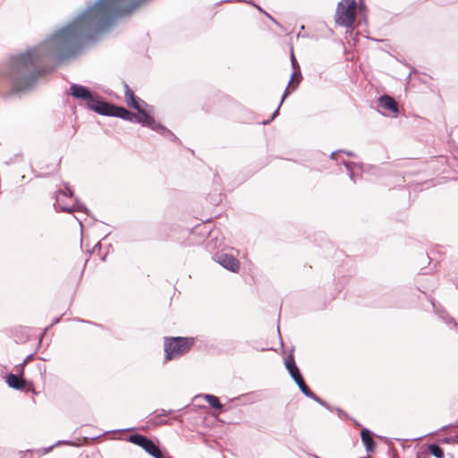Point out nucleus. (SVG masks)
I'll use <instances>...</instances> for the list:
<instances>
[{
  "label": "nucleus",
  "mask_w": 458,
  "mask_h": 458,
  "mask_svg": "<svg viewBox=\"0 0 458 458\" xmlns=\"http://www.w3.org/2000/svg\"><path fill=\"white\" fill-rule=\"evenodd\" d=\"M356 9L355 0H341L336 8L335 22L346 28L352 27L356 19Z\"/></svg>",
  "instance_id": "20e7f679"
},
{
  "label": "nucleus",
  "mask_w": 458,
  "mask_h": 458,
  "mask_svg": "<svg viewBox=\"0 0 458 458\" xmlns=\"http://www.w3.org/2000/svg\"><path fill=\"white\" fill-rule=\"evenodd\" d=\"M285 367L289 371L291 377L294 380V382L300 386L301 384L304 383V379L301 377L298 367L295 364V361L293 357L287 359L285 360Z\"/></svg>",
  "instance_id": "9b49d317"
},
{
  "label": "nucleus",
  "mask_w": 458,
  "mask_h": 458,
  "mask_svg": "<svg viewBox=\"0 0 458 458\" xmlns=\"http://www.w3.org/2000/svg\"><path fill=\"white\" fill-rule=\"evenodd\" d=\"M344 165L346 166L347 170L349 171L350 178L354 181V179H353V173L352 171L351 165L349 163L344 162Z\"/></svg>",
  "instance_id": "4be33fe9"
},
{
  "label": "nucleus",
  "mask_w": 458,
  "mask_h": 458,
  "mask_svg": "<svg viewBox=\"0 0 458 458\" xmlns=\"http://www.w3.org/2000/svg\"><path fill=\"white\" fill-rule=\"evenodd\" d=\"M289 93H290V92H289L288 89H286L284 90V95H283V98H282V99H281V102H280V105H279V106H281V105L283 104V102H284V99L287 98V96L289 95ZM279 107H280V106H278V107H277V109L274 112V114H273V115H272V118H271V119H275V117L278 114Z\"/></svg>",
  "instance_id": "aec40b11"
},
{
  "label": "nucleus",
  "mask_w": 458,
  "mask_h": 458,
  "mask_svg": "<svg viewBox=\"0 0 458 458\" xmlns=\"http://www.w3.org/2000/svg\"><path fill=\"white\" fill-rule=\"evenodd\" d=\"M193 344L192 338L171 337L165 340V360L176 359L186 353Z\"/></svg>",
  "instance_id": "7ed1b4c3"
},
{
  "label": "nucleus",
  "mask_w": 458,
  "mask_h": 458,
  "mask_svg": "<svg viewBox=\"0 0 458 458\" xmlns=\"http://www.w3.org/2000/svg\"><path fill=\"white\" fill-rule=\"evenodd\" d=\"M258 8H259V10H260L261 12H263V13H264L267 17H269L271 20H274V19L269 15V13H265V12H264L263 10H261V8H259V7H258Z\"/></svg>",
  "instance_id": "393cba45"
},
{
  "label": "nucleus",
  "mask_w": 458,
  "mask_h": 458,
  "mask_svg": "<svg viewBox=\"0 0 458 458\" xmlns=\"http://www.w3.org/2000/svg\"><path fill=\"white\" fill-rule=\"evenodd\" d=\"M55 207L57 211L73 212L79 208V204L72 197V191L67 186L64 190H60L56 193V201Z\"/></svg>",
  "instance_id": "39448f33"
},
{
  "label": "nucleus",
  "mask_w": 458,
  "mask_h": 458,
  "mask_svg": "<svg viewBox=\"0 0 458 458\" xmlns=\"http://www.w3.org/2000/svg\"><path fill=\"white\" fill-rule=\"evenodd\" d=\"M124 88H125L124 96H125L126 101L128 102L129 100H133V98L135 97L133 94V91L130 89V87L127 84L124 85Z\"/></svg>",
  "instance_id": "6ab92c4d"
},
{
  "label": "nucleus",
  "mask_w": 458,
  "mask_h": 458,
  "mask_svg": "<svg viewBox=\"0 0 458 458\" xmlns=\"http://www.w3.org/2000/svg\"><path fill=\"white\" fill-rule=\"evenodd\" d=\"M428 450L436 458H444V451L439 445L432 444L428 446Z\"/></svg>",
  "instance_id": "2eb2a0df"
},
{
  "label": "nucleus",
  "mask_w": 458,
  "mask_h": 458,
  "mask_svg": "<svg viewBox=\"0 0 458 458\" xmlns=\"http://www.w3.org/2000/svg\"><path fill=\"white\" fill-rule=\"evenodd\" d=\"M455 442L458 444V434L455 436Z\"/></svg>",
  "instance_id": "cd10ccee"
},
{
  "label": "nucleus",
  "mask_w": 458,
  "mask_h": 458,
  "mask_svg": "<svg viewBox=\"0 0 458 458\" xmlns=\"http://www.w3.org/2000/svg\"><path fill=\"white\" fill-rule=\"evenodd\" d=\"M6 383L8 386L14 389H22L25 386V381L24 379L19 377L18 376L14 374H9L6 377Z\"/></svg>",
  "instance_id": "ddd939ff"
},
{
  "label": "nucleus",
  "mask_w": 458,
  "mask_h": 458,
  "mask_svg": "<svg viewBox=\"0 0 458 458\" xmlns=\"http://www.w3.org/2000/svg\"><path fill=\"white\" fill-rule=\"evenodd\" d=\"M128 106L134 108L138 112L142 109V107L140 105L139 99H137L135 97L133 98V100H129L127 102Z\"/></svg>",
  "instance_id": "a211bd4d"
},
{
  "label": "nucleus",
  "mask_w": 458,
  "mask_h": 458,
  "mask_svg": "<svg viewBox=\"0 0 458 458\" xmlns=\"http://www.w3.org/2000/svg\"><path fill=\"white\" fill-rule=\"evenodd\" d=\"M335 154H336L335 152H333V153L331 154V158H332V159H333V158H335Z\"/></svg>",
  "instance_id": "bb28decb"
},
{
  "label": "nucleus",
  "mask_w": 458,
  "mask_h": 458,
  "mask_svg": "<svg viewBox=\"0 0 458 458\" xmlns=\"http://www.w3.org/2000/svg\"><path fill=\"white\" fill-rule=\"evenodd\" d=\"M214 259L229 271L237 272L240 268L239 260L231 254H216Z\"/></svg>",
  "instance_id": "6e6552de"
},
{
  "label": "nucleus",
  "mask_w": 458,
  "mask_h": 458,
  "mask_svg": "<svg viewBox=\"0 0 458 458\" xmlns=\"http://www.w3.org/2000/svg\"><path fill=\"white\" fill-rule=\"evenodd\" d=\"M291 63H292V66H293L294 72L292 74L291 81L288 83V87L290 86L292 81L294 80V77L296 76V72H297L296 71L300 69L293 50L291 53Z\"/></svg>",
  "instance_id": "f3484780"
},
{
  "label": "nucleus",
  "mask_w": 458,
  "mask_h": 458,
  "mask_svg": "<svg viewBox=\"0 0 458 458\" xmlns=\"http://www.w3.org/2000/svg\"><path fill=\"white\" fill-rule=\"evenodd\" d=\"M71 95L82 100L89 108L98 114H108L107 103L102 101L98 96L92 94L86 87L80 84H72L70 87Z\"/></svg>",
  "instance_id": "f03ea898"
},
{
  "label": "nucleus",
  "mask_w": 458,
  "mask_h": 458,
  "mask_svg": "<svg viewBox=\"0 0 458 458\" xmlns=\"http://www.w3.org/2000/svg\"><path fill=\"white\" fill-rule=\"evenodd\" d=\"M167 131H168L169 132H167V131H163V133H162V134L167 133V134H171V135H172V137H174V134H172V132H171L169 130H167Z\"/></svg>",
  "instance_id": "a878e982"
},
{
  "label": "nucleus",
  "mask_w": 458,
  "mask_h": 458,
  "mask_svg": "<svg viewBox=\"0 0 458 458\" xmlns=\"http://www.w3.org/2000/svg\"><path fill=\"white\" fill-rule=\"evenodd\" d=\"M348 156H352V154L351 152H346Z\"/></svg>",
  "instance_id": "c85d7f7f"
},
{
  "label": "nucleus",
  "mask_w": 458,
  "mask_h": 458,
  "mask_svg": "<svg viewBox=\"0 0 458 458\" xmlns=\"http://www.w3.org/2000/svg\"><path fill=\"white\" fill-rule=\"evenodd\" d=\"M107 107L108 108L106 109V111L108 114H101L102 115L115 116V117H120V118L129 121V122H134L136 114L130 112L129 110L125 109L124 107H115L109 104H107Z\"/></svg>",
  "instance_id": "9d476101"
},
{
  "label": "nucleus",
  "mask_w": 458,
  "mask_h": 458,
  "mask_svg": "<svg viewBox=\"0 0 458 458\" xmlns=\"http://www.w3.org/2000/svg\"><path fill=\"white\" fill-rule=\"evenodd\" d=\"M172 412H173L172 410H165V409L157 410L155 411L157 417L166 416L168 414H171Z\"/></svg>",
  "instance_id": "412c9836"
},
{
  "label": "nucleus",
  "mask_w": 458,
  "mask_h": 458,
  "mask_svg": "<svg viewBox=\"0 0 458 458\" xmlns=\"http://www.w3.org/2000/svg\"><path fill=\"white\" fill-rule=\"evenodd\" d=\"M148 0H98L65 27L24 54L13 56L7 75L13 89H30L42 72L41 64L61 62L76 55L84 45L106 30L118 17L130 14Z\"/></svg>",
  "instance_id": "f257e3e1"
},
{
  "label": "nucleus",
  "mask_w": 458,
  "mask_h": 458,
  "mask_svg": "<svg viewBox=\"0 0 458 458\" xmlns=\"http://www.w3.org/2000/svg\"><path fill=\"white\" fill-rule=\"evenodd\" d=\"M31 357H32V355H31V354H30V355H29V356L25 359V360L23 361V363H21V364L20 365L21 370H22L23 366H24V365H25V364H26V363H27V362L31 359Z\"/></svg>",
  "instance_id": "5701e85b"
},
{
  "label": "nucleus",
  "mask_w": 458,
  "mask_h": 458,
  "mask_svg": "<svg viewBox=\"0 0 458 458\" xmlns=\"http://www.w3.org/2000/svg\"><path fill=\"white\" fill-rule=\"evenodd\" d=\"M300 390L301 391V393L309 397V398H311L313 400H318V396L316 394H314L310 389L309 387L306 386L305 382L301 384L300 386H299Z\"/></svg>",
  "instance_id": "dca6fc26"
},
{
  "label": "nucleus",
  "mask_w": 458,
  "mask_h": 458,
  "mask_svg": "<svg viewBox=\"0 0 458 458\" xmlns=\"http://www.w3.org/2000/svg\"><path fill=\"white\" fill-rule=\"evenodd\" d=\"M317 403H318L321 405H325V403L318 397V400H315Z\"/></svg>",
  "instance_id": "b1692460"
},
{
  "label": "nucleus",
  "mask_w": 458,
  "mask_h": 458,
  "mask_svg": "<svg viewBox=\"0 0 458 458\" xmlns=\"http://www.w3.org/2000/svg\"><path fill=\"white\" fill-rule=\"evenodd\" d=\"M360 436L367 451L372 452L375 449L376 443L373 440L369 430L367 428H363L360 432Z\"/></svg>",
  "instance_id": "f8f14e48"
},
{
  "label": "nucleus",
  "mask_w": 458,
  "mask_h": 458,
  "mask_svg": "<svg viewBox=\"0 0 458 458\" xmlns=\"http://www.w3.org/2000/svg\"><path fill=\"white\" fill-rule=\"evenodd\" d=\"M129 441L134 445L142 447L148 454L154 458H162V453L155 443L147 437L140 434L131 435Z\"/></svg>",
  "instance_id": "423d86ee"
},
{
  "label": "nucleus",
  "mask_w": 458,
  "mask_h": 458,
  "mask_svg": "<svg viewBox=\"0 0 458 458\" xmlns=\"http://www.w3.org/2000/svg\"><path fill=\"white\" fill-rule=\"evenodd\" d=\"M378 106L382 109L384 114H394L398 113V106L396 101L387 96L384 95L378 98Z\"/></svg>",
  "instance_id": "1a4fd4ad"
},
{
  "label": "nucleus",
  "mask_w": 458,
  "mask_h": 458,
  "mask_svg": "<svg viewBox=\"0 0 458 458\" xmlns=\"http://www.w3.org/2000/svg\"><path fill=\"white\" fill-rule=\"evenodd\" d=\"M203 397L213 408L222 409L223 405L221 404L218 397L208 394H204Z\"/></svg>",
  "instance_id": "4468645a"
},
{
  "label": "nucleus",
  "mask_w": 458,
  "mask_h": 458,
  "mask_svg": "<svg viewBox=\"0 0 458 458\" xmlns=\"http://www.w3.org/2000/svg\"><path fill=\"white\" fill-rule=\"evenodd\" d=\"M134 122L140 123L143 126L149 127L153 131H157L159 133H163V131H167V129L164 127L161 123H156L154 118L149 115L146 110L143 108L138 112L136 117L134 118Z\"/></svg>",
  "instance_id": "0eeeda50"
}]
</instances>
